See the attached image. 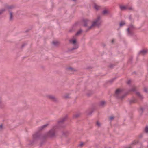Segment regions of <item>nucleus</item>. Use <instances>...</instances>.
Here are the masks:
<instances>
[{"instance_id": "1", "label": "nucleus", "mask_w": 148, "mask_h": 148, "mask_svg": "<svg viewBox=\"0 0 148 148\" xmlns=\"http://www.w3.org/2000/svg\"><path fill=\"white\" fill-rule=\"evenodd\" d=\"M102 22L101 18L99 16H98L97 18L95 19L92 23L91 25L89 27V29H91L96 26H98L100 25Z\"/></svg>"}, {"instance_id": "2", "label": "nucleus", "mask_w": 148, "mask_h": 148, "mask_svg": "<svg viewBox=\"0 0 148 148\" xmlns=\"http://www.w3.org/2000/svg\"><path fill=\"white\" fill-rule=\"evenodd\" d=\"M70 42L73 44L74 45V48H73V49H76L78 47V45L77 44V41L76 38L73 37L72 39L70 40Z\"/></svg>"}, {"instance_id": "3", "label": "nucleus", "mask_w": 148, "mask_h": 148, "mask_svg": "<svg viewBox=\"0 0 148 148\" xmlns=\"http://www.w3.org/2000/svg\"><path fill=\"white\" fill-rule=\"evenodd\" d=\"M46 97L47 98L53 101H56L57 100V99L55 97L52 95H46Z\"/></svg>"}, {"instance_id": "4", "label": "nucleus", "mask_w": 148, "mask_h": 148, "mask_svg": "<svg viewBox=\"0 0 148 148\" xmlns=\"http://www.w3.org/2000/svg\"><path fill=\"white\" fill-rule=\"evenodd\" d=\"M56 128L54 127L51 129L48 133V136L53 137L55 135V133Z\"/></svg>"}, {"instance_id": "5", "label": "nucleus", "mask_w": 148, "mask_h": 148, "mask_svg": "<svg viewBox=\"0 0 148 148\" xmlns=\"http://www.w3.org/2000/svg\"><path fill=\"white\" fill-rule=\"evenodd\" d=\"M83 21L84 23V25L85 26H88L89 24L91 23V22L88 19H84L83 20Z\"/></svg>"}, {"instance_id": "6", "label": "nucleus", "mask_w": 148, "mask_h": 148, "mask_svg": "<svg viewBox=\"0 0 148 148\" xmlns=\"http://www.w3.org/2000/svg\"><path fill=\"white\" fill-rule=\"evenodd\" d=\"M67 70L72 72L75 71H77V69L72 67H69L67 68Z\"/></svg>"}, {"instance_id": "7", "label": "nucleus", "mask_w": 148, "mask_h": 148, "mask_svg": "<svg viewBox=\"0 0 148 148\" xmlns=\"http://www.w3.org/2000/svg\"><path fill=\"white\" fill-rule=\"evenodd\" d=\"M93 7L96 10H98L100 8V7L95 3L93 4Z\"/></svg>"}, {"instance_id": "8", "label": "nucleus", "mask_w": 148, "mask_h": 148, "mask_svg": "<svg viewBox=\"0 0 148 148\" xmlns=\"http://www.w3.org/2000/svg\"><path fill=\"white\" fill-rule=\"evenodd\" d=\"M14 15V13L11 11H10V21L13 18Z\"/></svg>"}, {"instance_id": "9", "label": "nucleus", "mask_w": 148, "mask_h": 148, "mask_svg": "<svg viewBox=\"0 0 148 148\" xmlns=\"http://www.w3.org/2000/svg\"><path fill=\"white\" fill-rule=\"evenodd\" d=\"M147 52V49H144L141 51L140 52V53L144 55Z\"/></svg>"}, {"instance_id": "10", "label": "nucleus", "mask_w": 148, "mask_h": 148, "mask_svg": "<svg viewBox=\"0 0 148 148\" xmlns=\"http://www.w3.org/2000/svg\"><path fill=\"white\" fill-rule=\"evenodd\" d=\"M121 90L120 89H117L116 92H115V94L116 95H118L119 94L121 93Z\"/></svg>"}, {"instance_id": "11", "label": "nucleus", "mask_w": 148, "mask_h": 148, "mask_svg": "<svg viewBox=\"0 0 148 148\" xmlns=\"http://www.w3.org/2000/svg\"><path fill=\"white\" fill-rule=\"evenodd\" d=\"M52 43L54 45H57L59 44V42L57 41H54Z\"/></svg>"}, {"instance_id": "12", "label": "nucleus", "mask_w": 148, "mask_h": 148, "mask_svg": "<svg viewBox=\"0 0 148 148\" xmlns=\"http://www.w3.org/2000/svg\"><path fill=\"white\" fill-rule=\"evenodd\" d=\"M33 138L34 140H36L38 138V136L37 134H35L33 136Z\"/></svg>"}, {"instance_id": "13", "label": "nucleus", "mask_w": 148, "mask_h": 148, "mask_svg": "<svg viewBox=\"0 0 148 148\" xmlns=\"http://www.w3.org/2000/svg\"><path fill=\"white\" fill-rule=\"evenodd\" d=\"M125 24V23L124 21H121L119 24V25L120 27H122Z\"/></svg>"}, {"instance_id": "14", "label": "nucleus", "mask_w": 148, "mask_h": 148, "mask_svg": "<svg viewBox=\"0 0 148 148\" xmlns=\"http://www.w3.org/2000/svg\"><path fill=\"white\" fill-rule=\"evenodd\" d=\"M15 6L13 5H11L10 6V10H12L15 8Z\"/></svg>"}, {"instance_id": "15", "label": "nucleus", "mask_w": 148, "mask_h": 148, "mask_svg": "<svg viewBox=\"0 0 148 148\" xmlns=\"http://www.w3.org/2000/svg\"><path fill=\"white\" fill-rule=\"evenodd\" d=\"M120 8L121 10H124L127 8L125 6H121Z\"/></svg>"}, {"instance_id": "16", "label": "nucleus", "mask_w": 148, "mask_h": 148, "mask_svg": "<svg viewBox=\"0 0 148 148\" xmlns=\"http://www.w3.org/2000/svg\"><path fill=\"white\" fill-rule=\"evenodd\" d=\"M108 10H105L103 11V14H106L108 13Z\"/></svg>"}, {"instance_id": "17", "label": "nucleus", "mask_w": 148, "mask_h": 148, "mask_svg": "<svg viewBox=\"0 0 148 148\" xmlns=\"http://www.w3.org/2000/svg\"><path fill=\"white\" fill-rule=\"evenodd\" d=\"M96 125L98 126H99L101 125V123L99 121H97L96 122Z\"/></svg>"}, {"instance_id": "18", "label": "nucleus", "mask_w": 148, "mask_h": 148, "mask_svg": "<svg viewBox=\"0 0 148 148\" xmlns=\"http://www.w3.org/2000/svg\"><path fill=\"white\" fill-rule=\"evenodd\" d=\"M131 27H129L127 29V31H128V33L129 34H130V30L131 29Z\"/></svg>"}, {"instance_id": "19", "label": "nucleus", "mask_w": 148, "mask_h": 148, "mask_svg": "<svg viewBox=\"0 0 148 148\" xmlns=\"http://www.w3.org/2000/svg\"><path fill=\"white\" fill-rule=\"evenodd\" d=\"M145 132L146 133L148 132V127H146L145 129Z\"/></svg>"}, {"instance_id": "20", "label": "nucleus", "mask_w": 148, "mask_h": 148, "mask_svg": "<svg viewBox=\"0 0 148 148\" xmlns=\"http://www.w3.org/2000/svg\"><path fill=\"white\" fill-rule=\"evenodd\" d=\"M81 31L80 30H79L78 31L77 33L76 34V35H77L81 33Z\"/></svg>"}, {"instance_id": "21", "label": "nucleus", "mask_w": 148, "mask_h": 148, "mask_svg": "<svg viewBox=\"0 0 148 148\" xmlns=\"http://www.w3.org/2000/svg\"><path fill=\"white\" fill-rule=\"evenodd\" d=\"M84 144V143H81L80 144H79V145L80 146H83Z\"/></svg>"}, {"instance_id": "22", "label": "nucleus", "mask_w": 148, "mask_h": 148, "mask_svg": "<svg viewBox=\"0 0 148 148\" xmlns=\"http://www.w3.org/2000/svg\"><path fill=\"white\" fill-rule=\"evenodd\" d=\"M4 10H1L0 11V15L4 11Z\"/></svg>"}, {"instance_id": "23", "label": "nucleus", "mask_w": 148, "mask_h": 148, "mask_svg": "<svg viewBox=\"0 0 148 148\" xmlns=\"http://www.w3.org/2000/svg\"><path fill=\"white\" fill-rule=\"evenodd\" d=\"M114 118V116H111L110 117V120H112V119H113Z\"/></svg>"}, {"instance_id": "24", "label": "nucleus", "mask_w": 148, "mask_h": 148, "mask_svg": "<svg viewBox=\"0 0 148 148\" xmlns=\"http://www.w3.org/2000/svg\"><path fill=\"white\" fill-rule=\"evenodd\" d=\"M137 95H138V96H139L140 97L141 96V95H140V94L139 92H137Z\"/></svg>"}, {"instance_id": "25", "label": "nucleus", "mask_w": 148, "mask_h": 148, "mask_svg": "<svg viewBox=\"0 0 148 148\" xmlns=\"http://www.w3.org/2000/svg\"><path fill=\"white\" fill-rule=\"evenodd\" d=\"M2 128V125H0V130H1Z\"/></svg>"}, {"instance_id": "26", "label": "nucleus", "mask_w": 148, "mask_h": 148, "mask_svg": "<svg viewBox=\"0 0 148 148\" xmlns=\"http://www.w3.org/2000/svg\"><path fill=\"white\" fill-rule=\"evenodd\" d=\"M105 102L104 101H102L101 102V105H103L105 103Z\"/></svg>"}, {"instance_id": "27", "label": "nucleus", "mask_w": 148, "mask_h": 148, "mask_svg": "<svg viewBox=\"0 0 148 148\" xmlns=\"http://www.w3.org/2000/svg\"><path fill=\"white\" fill-rule=\"evenodd\" d=\"M130 82H131V81H130V80H128V81L127 82V83L128 84H130Z\"/></svg>"}, {"instance_id": "28", "label": "nucleus", "mask_w": 148, "mask_h": 148, "mask_svg": "<svg viewBox=\"0 0 148 148\" xmlns=\"http://www.w3.org/2000/svg\"><path fill=\"white\" fill-rule=\"evenodd\" d=\"M64 97H65V98H68L69 97L68 96H66V95H65L64 96Z\"/></svg>"}, {"instance_id": "29", "label": "nucleus", "mask_w": 148, "mask_h": 148, "mask_svg": "<svg viewBox=\"0 0 148 148\" xmlns=\"http://www.w3.org/2000/svg\"><path fill=\"white\" fill-rule=\"evenodd\" d=\"M47 126V125H45L44 126H43V127H46Z\"/></svg>"}, {"instance_id": "30", "label": "nucleus", "mask_w": 148, "mask_h": 148, "mask_svg": "<svg viewBox=\"0 0 148 148\" xmlns=\"http://www.w3.org/2000/svg\"><path fill=\"white\" fill-rule=\"evenodd\" d=\"M131 9H132V8H129V9H130V10Z\"/></svg>"}, {"instance_id": "31", "label": "nucleus", "mask_w": 148, "mask_h": 148, "mask_svg": "<svg viewBox=\"0 0 148 148\" xmlns=\"http://www.w3.org/2000/svg\"><path fill=\"white\" fill-rule=\"evenodd\" d=\"M112 42H113V40H112Z\"/></svg>"}]
</instances>
